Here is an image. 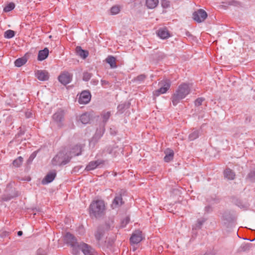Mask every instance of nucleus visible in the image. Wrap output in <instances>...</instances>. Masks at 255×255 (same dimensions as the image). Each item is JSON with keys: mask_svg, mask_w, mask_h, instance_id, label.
Masks as SVG:
<instances>
[{"mask_svg": "<svg viewBox=\"0 0 255 255\" xmlns=\"http://www.w3.org/2000/svg\"><path fill=\"white\" fill-rule=\"evenodd\" d=\"M190 92L189 85L183 83L179 86L177 89L171 97V100L174 106H176L180 101L185 98Z\"/></svg>", "mask_w": 255, "mask_h": 255, "instance_id": "1", "label": "nucleus"}, {"mask_svg": "<svg viewBox=\"0 0 255 255\" xmlns=\"http://www.w3.org/2000/svg\"><path fill=\"white\" fill-rule=\"evenodd\" d=\"M105 204L104 201L98 200L93 201L89 207V214L91 217L98 218L104 215Z\"/></svg>", "mask_w": 255, "mask_h": 255, "instance_id": "2", "label": "nucleus"}, {"mask_svg": "<svg viewBox=\"0 0 255 255\" xmlns=\"http://www.w3.org/2000/svg\"><path fill=\"white\" fill-rule=\"evenodd\" d=\"M71 159V157L68 153V149L65 148L58 152L53 157L51 163L54 166H62L68 163Z\"/></svg>", "mask_w": 255, "mask_h": 255, "instance_id": "3", "label": "nucleus"}, {"mask_svg": "<svg viewBox=\"0 0 255 255\" xmlns=\"http://www.w3.org/2000/svg\"><path fill=\"white\" fill-rule=\"evenodd\" d=\"M64 240L66 244L71 246L72 248V254L75 255H78V247L80 243H78L76 238L69 233H66L64 237Z\"/></svg>", "mask_w": 255, "mask_h": 255, "instance_id": "4", "label": "nucleus"}, {"mask_svg": "<svg viewBox=\"0 0 255 255\" xmlns=\"http://www.w3.org/2000/svg\"><path fill=\"white\" fill-rule=\"evenodd\" d=\"M159 86L160 88L153 92V95L155 96H158L160 94H163L169 89L171 86V82L168 79H164L159 82Z\"/></svg>", "mask_w": 255, "mask_h": 255, "instance_id": "5", "label": "nucleus"}, {"mask_svg": "<svg viewBox=\"0 0 255 255\" xmlns=\"http://www.w3.org/2000/svg\"><path fill=\"white\" fill-rule=\"evenodd\" d=\"M81 250L84 255H97L95 250L90 245L85 243H80L78 247V255Z\"/></svg>", "mask_w": 255, "mask_h": 255, "instance_id": "6", "label": "nucleus"}, {"mask_svg": "<svg viewBox=\"0 0 255 255\" xmlns=\"http://www.w3.org/2000/svg\"><path fill=\"white\" fill-rule=\"evenodd\" d=\"M207 17V13L203 9H200L193 13V18L197 22L203 21Z\"/></svg>", "mask_w": 255, "mask_h": 255, "instance_id": "7", "label": "nucleus"}, {"mask_svg": "<svg viewBox=\"0 0 255 255\" xmlns=\"http://www.w3.org/2000/svg\"><path fill=\"white\" fill-rule=\"evenodd\" d=\"M53 120L57 126L61 128L63 126L64 112L62 110H58L52 116Z\"/></svg>", "mask_w": 255, "mask_h": 255, "instance_id": "8", "label": "nucleus"}, {"mask_svg": "<svg viewBox=\"0 0 255 255\" xmlns=\"http://www.w3.org/2000/svg\"><path fill=\"white\" fill-rule=\"evenodd\" d=\"M122 193H123V190H121L119 194H116L112 204L113 209L119 208L124 204V202L122 198Z\"/></svg>", "mask_w": 255, "mask_h": 255, "instance_id": "9", "label": "nucleus"}, {"mask_svg": "<svg viewBox=\"0 0 255 255\" xmlns=\"http://www.w3.org/2000/svg\"><path fill=\"white\" fill-rule=\"evenodd\" d=\"M91 95L88 91H83L80 95L78 102L80 104H87L91 100Z\"/></svg>", "mask_w": 255, "mask_h": 255, "instance_id": "10", "label": "nucleus"}, {"mask_svg": "<svg viewBox=\"0 0 255 255\" xmlns=\"http://www.w3.org/2000/svg\"><path fill=\"white\" fill-rule=\"evenodd\" d=\"M72 78V75L68 72H64L58 77L59 81L64 85L70 83Z\"/></svg>", "mask_w": 255, "mask_h": 255, "instance_id": "11", "label": "nucleus"}, {"mask_svg": "<svg viewBox=\"0 0 255 255\" xmlns=\"http://www.w3.org/2000/svg\"><path fill=\"white\" fill-rule=\"evenodd\" d=\"M142 240V233L139 230L135 231L133 233L130 238V241L131 244H137L140 243Z\"/></svg>", "mask_w": 255, "mask_h": 255, "instance_id": "12", "label": "nucleus"}, {"mask_svg": "<svg viewBox=\"0 0 255 255\" xmlns=\"http://www.w3.org/2000/svg\"><path fill=\"white\" fill-rule=\"evenodd\" d=\"M35 77L40 81H47L49 79V73L46 70H38L35 71Z\"/></svg>", "mask_w": 255, "mask_h": 255, "instance_id": "13", "label": "nucleus"}, {"mask_svg": "<svg viewBox=\"0 0 255 255\" xmlns=\"http://www.w3.org/2000/svg\"><path fill=\"white\" fill-rule=\"evenodd\" d=\"M56 173L55 171L48 173L41 181L43 185L47 184L51 182L55 178Z\"/></svg>", "mask_w": 255, "mask_h": 255, "instance_id": "14", "label": "nucleus"}, {"mask_svg": "<svg viewBox=\"0 0 255 255\" xmlns=\"http://www.w3.org/2000/svg\"><path fill=\"white\" fill-rule=\"evenodd\" d=\"M102 164H103V161L101 160L92 161L88 163L86 166L85 169L87 171L92 170L96 169Z\"/></svg>", "mask_w": 255, "mask_h": 255, "instance_id": "15", "label": "nucleus"}, {"mask_svg": "<svg viewBox=\"0 0 255 255\" xmlns=\"http://www.w3.org/2000/svg\"><path fill=\"white\" fill-rule=\"evenodd\" d=\"M82 151V147L80 145H76L73 147L71 150L68 149V154L71 157L79 155Z\"/></svg>", "mask_w": 255, "mask_h": 255, "instance_id": "16", "label": "nucleus"}, {"mask_svg": "<svg viewBox=\"0 0 255 255\" xmlns=\"http://www.w3.org/2000/svg\"><path fill=\"white\" fill-rule=\"evenodd\" d=\"M49 50L47 48H45L38 52L37 59L39 61L45 60L48 56Z\"/></svg>", "mask_w": 255, "mask_h": 255, "instance_id": "17", "label": "nucleus"}, {"mask_svg": "<svg viewBox=\"0 0 255 255\" xmlns=\"http://www.w3.org/2000/svg\"><path fill=\"white\" fill-rule=\"evenodd\" d=\"M76 53L77 55L84 59H86L89 55V52L87 50L82 49L80 46H77L76 48Z\"/></svg>", "mask_w": 255, "mask_h": 255, "instance_id": "18", "label": "nucleus"}, {"mask_svg": "<svg viewBox=\"0 0 255 255\" xmlns=\"http://www.w3.org/2000/svg\"><path fill=\"white\" fill-rule=\"evenodd\" d=\"M158 36L161 39H166L170 36L168 30L166 28H161L157 31Z\"/></svg>", "mask_w": 255, "mask_h": 255, "instance_id": "19", "label": "nucleus"}, {"mask_svg": "<svg viewBox=\"0 0 255 255\" xmlns=\"http://www.w3.org/2000/svg\"><path fill=\"white\" fill-rule=\"evenodd\" d=\"M165 156H164V160L166 162H169L171 161L174 156V152L172 150L167 149L165 152Z\"/></svg>", "mask_w": 255, "mask_h": 255, "instance_id": "20", "label": "nucleus"}, {"mask_svg": "<svg viewBox=\"0 0 255 255\" xmlns=\"http://www.w3.org/2000/svg\"><path fill=\"white\" fill-rule=\"evenodd\" d=\"M106 61L107 63L110 64L111 68H115L117 67L116 64V59L115 57L113 56H109L106 59Z\"/></svg>", "mask_w": 255, "mask_h": 255, "instance_id": "21", "label": "nucleus"}, {"mask_svg": "<svg viewBox=\"0 0 255 255\" xmlns=\"http://www.w3.org/2000/svg\"><path fill=\"white\" fill-rule=\"evenodd\" d=\"M158 0H146L145 5L149 9L155 8L158 4Z\"/></svg>", "mask_w": 255, "mask_h": 255, "instance_id": "22", "label": "nucleus"}, {"mask_svg": "<svg viewBox=\"0 0 255 255\" xmlns=\"http://www.w3.org/2000/svg\"><path fill=\"white\" fill-rule=\"evenodd\" d=\"M224 173L225 177L229 180H233L235 177V173L229 168L226 169Z\"/></svg>", "mask_w": 255, "mask_h": 255, "instance_id": "23", "label": "nucleus"}, {"mask_svg": "<svg viewBox=\"0 0 255 255\" xmlns=\"http://www.w3.org/2000/svg\"><path fill=\"white\" fill-rule=\"evenodd\" d=\"M27 61V59L25 56L17 59L15 62V66L17 67H20L26 63Z\"/></svg>", "mask_w": 255, "mask_h": 255, "instance_id": "24", "label": "nucleus"}, {"mask_svg": "<svg viewBox=\"0 0 255 255\" xmlns=\"http://www.w3.org/2000/svg\"><path fill=\"white\" fill-rule=\"evenodd\" d=\"M200 134V130L194 129L192 132L189 134L188 139L190 140H194L197 139Z\"/></svg>", "mask_w": 255, "mask_h": 255, "instance_id": "25", "label": "nucleus"}, {"mask_svg": "<svg viewBox=\"0 0 255 255\" xmlns=\"http://www.w3.org/2000/svg\"><path fill=\"white\" fill-rule=\"evenodd\" d=\"M105 231L102 228H99L95 233V237L97 241H100L104 236Z\"/></svg>", "mask_w": 255, "mask_h": 255, "instance_id": "26", "label": "nucleus"}, {"mask_svg": "<svg viewBox=\"0 0 255 255\" xmlns=\"http://www.w3.org/2000/svg\"><path fill=\"white\" fill-rule=\"evenodd\" d=\"M80 120L83 124H88L90 120L89 115L87 113L82 114L80 117Z\"/></svg>", "mask_w": 255, "mask_h": 255, "instance_id": "27", "label": "nucleus"}, {"mask_svg": "<svg viewBox=\"0 0 255 255\" xmlns=\"http://www.w3.org/2000/svg\"><path fill=\"white\" fill-rule=\"evenodd\" d=\"M111 115V112L109 111H104L101 114L103 122L106 124Z\"/></svg>", "mask_w": 255, "mask_h": 255, "instance_id": "28", "label": "nucleus"}, {"mask_svg": "<svg viewBox=\"0 0 255 255\" xmlns=\"http://www.w3.org/2000/svg\"><path fill=\"white\" fill-rule=\"evenodd\" d=\"M15 7V4L13 2H9L3 8V11L8 12L13 10Z\"/></svg>", "mask_w": 255, "mask_h": 255, "instance_id": "29", "label": "nucleus"}, {"mask_svg": "<svg viewBox=\"0 0 255 255\" xmlns=\"http://www.w3.org/2000/svg\"><path fill=\"white\" fill-rule=\"evenodd\" d=\"M15 35V32L13 30L9 29L4 32V36L6 38H11Z\"/></svg>", "mask_w": 255, "mask_h": 255, "instance_id": "30", "label": "nucleus"}, {"mask_svg": "<svg viewBox=\"0 0 255 255\" xmlns=\"http://www.w3.org/2000/svg\"><path fill=\"white\" fill-rule=\"evenodd\" d=\"M105 131L104 128H100L99 129H97L96 132L93 137V139L94 138H100L103 135L104 132Z\"/></svg>", "mask_w": 255, "mask_h": 255, "instance_id": "31", "label": "nucleus"}, {"mask_svg": "<svg viewBox=\"0 0 255 255\" xmlns=\"http://www.w3.org/2000/svg\"><path fill=\"white\" fill-rule=\"evenodd\" d=\"M23 162V158L21 156H19L13 161V165L15 167H18L20 166Z\"/></svg>", "mask_w": 255, "mask_h": 255, "instance_id": "32", "label": "nucleus"}, {"mask_svg": "<svg viewBox=\"0 0 255 255\" xmlns=\"http://www.w3.org/2000/svg\"><path fill=\"white\" fill-rule=\"evenodd\" d=\"M205 220H204V219H199V220H198L197 221V223L196 224V225L194 227V228L195 229H201V227H202V225L205 222Z\"/></svg>", "mask_w": 255, "mask_h": 255, "instance_id": "33", "label": "nucleus"}, {"mask_svg": "<svg viewBox=\"0 0 255 255\" xmlns=\"http://www.w3.org/2000/svg\"><path fill=\"white\" fill-rule=\"evenodd\" d=\"M92 74L88 72L83 73V80L85 81H88L92 77Z\"/></svg>", "mask_w": 255, "mask_h": 255, "instance_id": "34", "label": "nucleus"}, {"mask_svg": "<svg viewBox=\"0 0 255 255\" xmlns=\"http://www.w3.org/2000/svg\"><path fill=\"white\" fill-rule=\"evenodd\" d=\"M120 11V7L118 6H114L111 8V12L112 14H117Z\"/></svg>", "mask_w": 255, "mask_h": 255, "instance_id": "35", "label": "nucleus"}, {"mask_svg": "<svg viewBox=\"0 0 255 255\" xmlns=\"http://www.w3.org/2000/svg\"><path fill=\"white\" fill-rule=\"evenodd\" d=\"M161 5L163 8H168L170 6V1L168 0H161Z\"/></svg>", "mask_w": 255, "mask_h": 255, "instance_id": "36", "label": "nucleus"}, {"mask_svg": "<svg viewBox=\"0 0 255 255\" xmlns=\"http://www.w3.org/2000/svg\"><path fill=\"white\" fill-rule=\"evenodd\" d=\"M145 78L146 76L144 74H141L137 76L135 78V80L141 82L142 81H143Z\"/></svg>", "mask_w": 255, "mask_h": 255, "instance_id": "37", "label": "nucleus"}, {"mask_svg": "<svg viewBox=\"0 0 255 255\" xmlns=\"http://www.w3.org/2000/svg\"><path fill=\"white\" fill-rule=\"evenodd\" d=\"M204 100V99L202 98H199L197 99L195 101V106H199L201 105V104Z\"/></svg>", "mask_w": 255, "mask_h": 255, "instance_id": "38", "label": "nucleus"}, {"mask_svg": "<svg viewBox=\"0 0 255 255\" xmlns=\"http://www.w3.org/2000/svg\"><path fill=\"white\" fill-rule=\"evenodd\" d=\"M249 178L253 181H255V171L251 172L249 175Z\"/></svg>", "mask_w": 255, "mask_h": 255, "instance_id": "39", "label": "nucleus"}, {"mask_svg": "<svg viewBox=\"0 0 255 255\" xmlns=\"http://www.w3.org/2000/svg\"><path fill=\"white\" fill-rule=\"evenodd\" d=\"M129 218L126 217L122 221V227H125L127 224H128L129 222Z\"/></svg>", "mask_w": 255, "mask_h": 255, "instance_id": "40", "label": "nucleus"}, {"mask_svg": "<svg viewBox=\"0 0 255 255\" xmlns=\"http://www.w3.org/2000/svg\"><path fill=\"white\" fill-rule=\"evenodd\" d=\"M126 104H121L119 105L118 107V109L119 112H120L121 113H123V110L126 107Z\"/></svg>", "mask_w": 255, "mask_h": 255, "instance_id": "41", "label": "nucleus"}, {"mask_svg": "<svg viewBox=\"0 0 255 255\" xmlns=\"http://www.w3.org/2000/svg\"><path fill=\"white\" fill-rule=\"evenodd\" d=\"M210 210V207H209V206H206V207H205V210H206V211H207V212H209Z\"/></svg>", "mask_w": 255, "mask_h": 255, "instance_id": "42", "label": "nucleus"}, {"mask_svg": "<svg viewBox=\"0 0 255 255\" xmlns=\"http://www.w3.org/2000/svg\"><path fill=\"white\" fill-rule=\"evenodd\" d=\"M22 234H23V233H22V231H18V232H17V235H18V236H21L22 235Z\"/></svg>", "mask_w": 255, "mask_h": 255, "instance_id": "43", "label": "nucleus"}, {"mask_svg": "<svg viewBox=\"0 0 255 255\" xmlns=\"http://www.w3.org/2000/svg\"><path fill=\"white\" fill-rule=\"evenodd\" d=\"M35 156V155H34V154H31L29 157V159H31V158L33 159V158H34Z\"/></svg>", "mask_w": 255, "mask_h": 255, "instance_id": "44", "label": "nucleus"}, {"mask_svg": "<svg viewBox=\"0 0 255 255\" xmlns=\"http://www.w3.org/2000/svg\"><path fill=\"white\" fill-rule=\"evenodd\" d=\"M101 82L102 83V84H105L106 83V82L105 81H104V80H102L101 81Z\"/></svg>", "mask_w": 255, "mask_h": 255, "instance_id": "45", "label": "nucleus"}, {"mask_svg": "<svg viewBox=\"0 0 255 255\" xmlns=\"http://www.w3.org/2000/svg\"><path fill=\"white\" fill-rule=\"evenodd\" d=\"M98 83V81H95V85H96Z\"/></svg>", "mask_w": 255, "mask_h": 255, "instance_id": "46", "label": "nucleus"}]
</instances>
